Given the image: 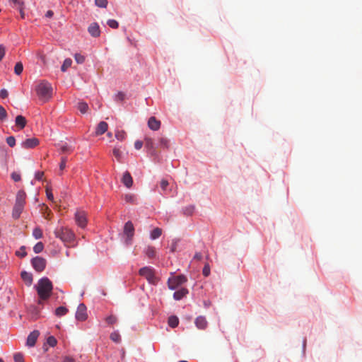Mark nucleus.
Segmentation results:
<instances>
[{
    "instance_id": "nucleus-21",
    "label": "nucleus",
    "mask_w": 362,
    "mask_h": 362,
    "mask_svg": "<svg viewBox=\"0 0 362 362\" xmlns=\"http://www.w3.org/2000/svg\"><path fill=\"white\" fill-rule=\"evenodd\" d=\"M158 146L163 148H168L170 146V141L165 136H160L158 139Z\"/></svg>"
},
{
    "instance_id": "nucleus-13",
    "label": "nucleus",
    "mask_w": 362,
    "mask_h": 362,
    "mask_svg": "<svg viewBox=\"0 0 362 362\" xmlns=\"http://www.w3.org/2000/svg\"><path fill=\"white\" fill-rule=\"evenodd\" d=\"M39 335H40V332L37 330H35V331L32 332L31 333H30V334L28 335V337L27 338L26 344L28 346H33L35 344Z\"/></svg>"
},
{
    "instance_id": "nucleus-41",
    "label": "nucleus",
    "mask_w": 362,
    "mask_h": 362,
    "mask_svg": "<svg viewBox=\"0 0 362 362\" xmlns=\"http://www.w3.org/2000/svg\"><path fill=\"white\" fill-rule=\"evenodd\" d=\"M107 23L112 28H117L119 26L118 22L113 19L108 20Z\"/></svg>"
},
{
    "instance_id": "nucleus-23",
    "label": "nucleus",
    "mask_w": 362,
    "mask_h": 362,
    "mask_svg": "<svg viewBox=\"0 0 362 362\" xmlns=\"http://www.w3.org/2000/svg\"><path fill=\"white\" fill-rule=\"evenodd\" d=\"M162 234V230L160 228H154L151 233V238L156 240Z\"/></svg>"
},
{
    "instance_id": "nucleus-46",
    "label": "nucleus",
    "mask_w": 362,
    "mask_h": 362,
    "mask_svg": "<svg viewBox=\"0 0 362 362\" xmlns=\"http://www.w3.org/2000/svg\"><path fill=\"white\" fill-rule=\"evenodd\" d=\"M124 199L126 202L132 204H134L136 201V197L133 194H126Z\"/></svg>"
},
{
    "instance_id": "nucleus-61",
    "label": "nucleus",
    "mask_w": 362,
    "mask_h": 362,
    "mask_svg": "<svg viewBox=\"0 0 362 362\" xmlns=\"http://www.w3.org/2000/svg\"><path fill=\"white\" fill-rule=\"evenodd\" d=\"M175 247H176L175 244V245H172V247H171V251H172V252H175Z\"/></svg>"
},
{
    "instance_id": "nucleus-20",
    "label": "nucleus",
    "mask_w": 362,
    "mask_h": 362,
    "mask_svg": "<svg viewBox=\"0 0 362 362\" xmlns=\"http://www.w3.org/2000/svg\"><path fill=\"white\" fill-rule=\"evenodd\" d=\"M15 123H16V125L18 126L20 129H22L25 127V125L27 124V121H26V119L25 118V117H23L22 115H18L16 117Z\"/></svg>"
},
{
    "instance_id": "nucleus-36",
    "label": "nucleus",
    "mask_w": 362,
    "mask_h": 362,
    "mask_svg": "<svg viewBox=\"0 0 362 362\" xmlns=\"http://www.w3.org/2000/svg\"><path fill=\"white\" fill-rule=\"evenodd\" d=\"M115 137L119 141H123L126 138V132L123 130H118L115 132Z\"/></svg>"
},
{
    "instance_id": "nucleus-1",
    "label": "nucleus",
    "mask_w": 362,
    "mask_h": 362,
    "mask_svg": "<svg viewBox=\"0 0 362 362\" xmlns=\"http://www.w3.org/2000/svg\"><path fill=\"white\" fill-rule=\"evenodd\" d=\"M35 288L40 298L39 303H40V300H47L51 296L53 286L47 277H43L38 281Z\"/></svg>"
},
{
    "instance_id": "nucleus-43",
    "label": "nucleus",
    "mask_w": 362,
    "mask_h": 362,
    "mask_svg": "<svg viewBox=\"0 0 362 362\" xmlns=\"http://www.w3.org/2000/svg\"><path fill=\"white\" fill-rule=\"evenodd\" d=\"M6 143L10 147H13L16 145V139L14 136H8L6 138Z\"/></svg>"
},
{
    "instance_id": "nucleus-51",
    "label": "nucleus",
    "mask_w": 362,
    "mask_h": 362,
    "mask_svg": "<svg viewBox=\"0 0 362 362\" xmlns=\"http://www.w3.org/2000/svg\"><path fill=\"white\" fill-rule=\"evenodd\" d=\"M66 160H67L66 157H62V158L61 163H60V165H59V168H60L61 170H64L65 168Z\"/></svg>"
},
{
    "instance_id": "nucleus-47",
    "label": "nucleus",
    "mask_w": 362,
    "mask_h": 362,
    "mask_svg": "<svg viewBox=\"0 0 362 362\" xmlns=\"http://www.w3.org/2000/svg\"><path fill=\"white\" fill-rule=\"evenodd\" d=\"M202 274L204 276H208L210 274V267L209 264H206L203 268Z\"/></svg>"
},
{
    "instance_id": "nucleus-42",
    "label": "nucleus",
    "mask_w": 362,
    "mask_h": 362,
    "mask_svg": "<svg viewBox=\"0 0 362 362\" xmlns=\"http://www.w3.org/2000/svg\"><path fill=\"white\" fill-rule=\"evenodd\" d=\"M74 59L78 64H83L85 61V57L80 54H75Z\"/></svg>"
},
{
    "instance_id": "nucleus-27",
    "label": "nucleus",
    "mask_w": 362,
    "mask_h": 362,
    "mask_svg": "<svg viewBox=\"0 0 362 362\" xmlns=\"http://www.w3.org/2000/svg\"><path fill=\"white\" fill-rule=\"evenodd\" d=\"M110 338L115 343H119L121 341V337L117 331L112 332L110 335Z\"/></svg>"
},
{
    "instance_id": "nucleus-4",
    "label": "nucleus",
    "mask_w": 362,
    "mask_h": 362,
    "mask_svg": "<svg viewBox=\"0 0 362 362\" xmlns=\"http://www.w3.org/2000/svg\"><path fill=\"white\" fill-rule=\"evenodd\" d=\"M26 194L23 190H20L17 193L16 204L13 209V217L18 218L21 214L25 204Z\"/></svg>"
},
{
    "instance_id": "nucleus-14",
    "label": "nucleus",
    "mask_w": 362,
    "mask_h": 362,
    "mask_svg": "<svg viewBox=\"0 0 362 362\" xmlns=\"http://www.w3.org/2000/svg\"><path fill=\"white\" fill-rule=\"evenodd\" d=\"M90 35L94 37H97L100 35V27L97 23H92L88 28Z\"/></svg>"
},
{
    "instance_id": "nucleus-26",
    "label": "nucleus",
    "mask_w": 362,
    "mask_h": 362,
    "mask_svg": "<svg viewBox=\"0 0 362 362\" xmlns=\"http://www.w3.org/2000/svg\"><path fill=\"white\" fill-rule=\"evenodd\" d=\"M68 312V309L64 306H59L55 310V315L58 317L66 315Z\"/></svg>"
},
{
    "instance_id": "nucleus-53",
    "label": "nucleus",
    "mask_w": 362,
    "mask_h": 362,
    "mask_svg": "<svg viewBox=\"0 0 362 362\" xmlns=\"http://www.w3.org/2000/svg\"><path fill=\"white\" fill-rule=\"evenodd\" d=\"M124 97H125V95L124 93L122 92H119L116 95H115V99L117 100H123L124 99Z\"/></svg>"
},
{
    "instance_id": "nucleus-11",
    "label": "nucleus",
    "mask_w": 362,
    "mask_h": 362,
    "mask_svg": "<svg viewBox=\"0 0 362 362\" xmlns=\"http://www.w3.org/2000/svg\"><path fill=\"white\" fill-rule=\"evenodd\" d=\"M39 144H40L39 139L35 137H33V138L27 139L25 141H23L21 143V146L23 148H35V146H37Z\"/></svg>"
},
{
    "instance_id": "nucleus-39",
    "label": "nucleus",
    "mask_w": 362,
    "mask_h": 362,
    "mask_svg": "<svg viewBox=\"0 0 362 362\" xmlns=\"http://www.w3.org/2000/svg\"><path fill=\"white\" fill-rule=\"evenodd\" d=\"M95 4L97 6L100 8H106L107 5V0H95Z\"/></svg>"
},
{
    "instance_id": "nucleus-48",
    "label": "nucleus",
    "mask_w": 362,
    "mask_h": 362,
    "mask_svg": "<svg viewBox=\"0 0 362 362\" xmlns=\"http://www.w3.org/2000/svg\"><path fill=\"white\" fill-rule=\"evenodd\" d=\"M160 187L163 191H165L167 189L168 186L169 185V182L166 180H162L160 183Z\"/></svg>"
},
{
    "instance_id": "nucleus-16",
    "label": "nucleus",
    "mask_w": 362,
    "mask_h": 362,
    "mask_svg": "<svg viewBox=\"0 0 362 362\" xmlns=\"http://www.w3.org/2000/svg\"><path fill=\"white\" fill-rule=\"evenodd\" d=\"M195 325L198 329H204L208 325V322L204 316H199L195 320Z\"/></svg>"
},
{
    "instance_id": "nucleus-25",
    "label": "nucleus",
    "mask_w": 362,
    "mask_h": 362,
    "mask_svg": "<svg viewBox=\"0 0 362 362\" xmlns=\"http://www.w3.org/2000/svg\"><path fill=\"white\" fill-rule=\"evenodd\" d=\"M21 276L23 281L28 282L29 284L32 283L33 276L30 273L27 272H22Z\"/></svg>"
},
{
    "instance_id": "nucleus-49",
    "label": "nucleus",
    "mask_w": 362,
    "mask_h": 362,
    "mask_svg": "<svg viewBox=\"0 0 362 362\" xmlns=\"http://www.w3.org/2000/svg\"><path fill=\"white\" fill-rule=\"evenodd\" d=\"M11 178L15 181V182H18L21 180V175L16 172H13L11 173Z\"/></svg>"
},
{
    "instance_id": "nucleus-57",
    "label": "nucleus",
    "mask_w": 362,
    "mask_h": 362,
    "mask_svg": "<svg viewBox=\"0 0 362 362\" xmlns=\"http://www.w3.org/2000/svg\"><path fill=\"white\" fill-rule=\"evenodd\" d=\"M43 175H44L43 172L38 171L35 173V177L36 180H42Z\"/></svg>"
},
{
    "instance_id": "nucleus-6",
    "label": "nucleus",
    "mask_w": 362,
    "mask_h": 362,
    "mask_svg": "<svg viewBox=\"0 0 362 362\" xmlns=\"http://www.w3.org/2000/svg\"><path fill=\"white\" fill-rule=\"evenodd\" d=\"M187 281V277L184 275H178L168 279V288L171 290L177 288L179 286L185 284Z\"/></svg>"
},
{
    "instance_id": "nucleus-19",
    "label": "nucleus",
    "mask_w": 362,
    "mask_h": 362,
    "mask_svg": "<svg viewBox=\"0 0 362 362\" xmlns=\"http://www.w3.org/2000/svg\"><path fill=\"white\" fill-rule=\"evenodd\" d=\"M188 293V290L185 288H182L181 289L175 291L173 294V298L176 300H180L182 298H184Z\"/></svg>"
},
{
    "instance_id": "nucleus-54",
    "label": "nucleus",
    "mask_w": 362,
    "mask_h": 362,
    "mask_svg": "<svg viewBox=\"0 0 362 362\" xmlns=\"http://www.w3.org/2000/svg\"><path fill=\"white\" fill-rule=\"evenodd\" d=\"M194 209V206H189L185 209V214H186L187 215H191L192 214Z\"/></svg>"
},
{
    "instance_id": "nucleus-40",
    "label": "nucleus",
    "mask_w": 362,
    "mask_h": 362,
    "mask_svg": "<svg viewBox=\"0 0 362 362\" xmlns=\"http://www.w3.org/2000/svg\"><path fill=\"white\" fill-rule=\"evenodd\" d=\"M15 362H24L23 355L21 353H16L13 356Z\"/></svg>"
},
{
    "instance_id": "nucleus-37",
    "label": "nucleus",
    "mask_w": 362,
    "mask_h": 362,
    "mask_svg": "<svg viewBox=\"0 0 362 362\" xmlns=\"http://www.w3.org/2000/svg\"><path fill=\"white\" fill-rule=\"evenodd\" d=\"M112 153L117 161H121L122 153L119 148H115L112 151Z\"/></svg>"
},
{
    "instance_id": "nucleus-7",
    "label": "nucleus",
    "mask_w": 362,
    "mask_h": 362,
    "mask_svg": "<svg viewBox=\"0 0 362 362\" xmlns=\"http://www.w3.org/2000/svg\"><path fill=\"white\" fill-rule=\"evenodd\" d=\"M124 234L127 236L125 243L130 245L134 235V227L132 221H127L124 227Z\"/></svg>"
},
{
    "instance_id": "nucleus-32",
    "label": "nucleus",
    "mask_w": 362,
    "mask_h": 362,
    "mask_svg": "<svg viewBox=\"0 0 362 362\" xmlns=\"http://www.w3.org/2000/svg\"><path fill=\"white\" fill-rule=\"evenodd\" d=\"M33 236L35 239H40L42 238V230L39 227H36L33 229Z\"/></svg>"
},
{
    "instance_id": "nucleus-31",
    "label": "nucleus",
    "mask_w": 362,
    "mask_h": 362,
    "mask_svg": "<svg viewBox=\"0 0 362 362\" xmlns=\"http://www.w3.org/2000/svg\"><path fill=\"white\" fill-rule=\"evenodd\" d=\"M60 150L62 153H69L73 151L74 148L68 144H64L61 146Z\"/></svg>"
},
{
    "instance_id": "nucleus-28",
    "label": "nucleus",
    "mask_w": 362,
    "mask_h": 362,
    "mask_svg": "<svg viewBox=\"0 0 362 362\" xmlns=\"http://www.w3.org/2000/svg\"><path fill=\"white\" fill-rule=\"evenodd\" d=\"M71 64L72 60L70 58L66 59L61 66V70L63 72L66 71L71 66Z\"/></svg>"
},
{
    "instance_id": "nucleus-18",
    "label": "nucleus",
    "mask_w": 362,
    "mask_h": 362,
    "mask_svg": "<svg viewBox=\"0 0 362 362\" xmlns=\"http://www.w3.org/2000/svg\"><path fill=\"white\" fill-rule=\"evenodd\" d=\"M108 128V124L105 122H100L95 129V135L99 136L103 134L105 132H107Z\"/></svg>"
},
{
    "instance_id": "nucleus-24",
    "label": "nucleus",
    "mask_w": 362,
    "mask_h": 362,
    "mask_svg": "<svg viewBox=\"0 0 362 362\" xmlns=\"http://www.w3.org/2000/svg\"><path fill=\"white\" fill-rule=\"evenodd\" d=\"M179 324V320L176 316H170L168 318V325L170 327L175 328Z\"/></svg>"
},
{
    "instance_id": "nucleus-8",
    "label": "nucleus",
    "mask_w": 362,
    "mask_h": 362,
    "mask_svg": "<svg viewBox=\"0 0 362 362\" xmlns=\"http://www.w3.org/2000/svg\"><path fill=\"white\" fill-rule=\"evenodd\" d=\"M31 264L36 272H41L45 269L47 262L45 258L37 256L32 259Z\"/></svg>"
},
{
    "instance_id": "nucleus-56",
    "label": "nucleus",
    "mask_w": 362,
    "mask_h": 362,
    "mask_svg": "<svg viewBox=\"0 0 362 362\" xmlns=\"http://www.w3.org/2000/svg\"><path fill=\"white\" fill-rule=\"evenodd\" d=\"M8 93L7 90H6V89H1V90H0V97H1V98H7V97H8Z\"/></svg>"
},
{
    "instance_id": "nucleus-35",
    "label": "nucleus",
    "mask_w": 362,
    "mask_h": 362,
    "mask_svg": "<svg viewBox=\"0 0 362 362\" xmlns=\"http://www.w3.org/2000/svg\"><path fill=\"white\" fill-rule=\"evenodd\" d=\"M43 249L44 245L42 242H38L33 247V251L37 254L41 252L43 250Z\"/></svg>"
},
{
    "instance_id": "nucleus-59",
    "label": "nucleus",
    "mask_w": 362,
    "mask_h": 362,
    "mask_svg": "<svg viewBox=\"0 0 362 362\" xmlns=\"http://www.w3.org/2000/svg\"><path fill=\"white\" fill-rule=\"evenodd\" d=\"M62 362H75L74 359L69 357V356H66L63 361Z\"/></svg>"
},
{
    "instance_id": "nucleus-60",
    "label": "nucleus",
    "mask_w": 362,
    "mask_h": 362,
    "mask_svg": "<svg viewBox=\"0 0 362 362\" xmlns=\"http://www.w3.org/2000/svg\"><path fill=\"white\" fill-rule=\"evenodd\" d=\"M53 14H54L53 11L51 10H49L47 11L45 16L47 18H51L53 16Z\"/></svg>"
},
{
    "instance_id": "nucleus-2",
    "label": "nucleus",
    "mask_w": 362,
    "mask_h": 362,
    "mask_svg": "<svg viewBox=\"0 0 362 362\" xmlns=\"http://www.w3.org/2000/svg\"><path fill=\"white\" fill-rule=\"evenodd\" d=\"M35 90L40 99L44 101L49 100L52 97V88L48 82H40L36 86Z\"/></svg>"
},
{
    "instance_id": "nucleus-3",
    "label": "nucleus",
    "mask_w": 362,
    "mask_h": 362,
    "mask_svg": "<svg viewBox=\"0 0 362 362\" xmlns=\"http://www.w3.org/2000/svg\"><path fill=\"white\" fill-rule=\"evenodd\" d=\"M56 238H59L65 243H71L75 238L74 233L69 228L64 227L57 228L54 230Z\"/></svg>"
},
{
    "instance_id": "nucleus-63",
    "label": "nucleus",
    "mask_w": 362,
    "mask_h": 362,
    "mask_svg": "<svg viewBox=\"0 0 362 362\" xmlns=\"http://www.w3.org/2000/svg\"><path fill=\"white\" fill-rule=\"evenodd\" d=\"M107 136H108L109 137H111V136H112V133L109 132V133L107 134Z\"/></svg>"
},
{
    "instance_id": "nucleus-17",
    "label": "nucleus",
    "mask_w": 362,
    "mask_h": 362,
    "mask_svg": "<svg viewBox=\"0 0 362 362\" xmlns=\"http://www.w3.org/2000/svg\"><path fill=\"white\" fill-rule=\"evenodd\" d=\"M122 182L127 188H130L132 186L133 180L130 173L128 171H126L124 173Z\"/></svg>"
},
{
    "instance_id": "nucleus-44",
    "label": "nucleus",
    "mask_w": 362,
    "mask_h": 362,
    "mask_svg": "<svg viewBox=\"0 0 362 362\" xmlns=\"http://www.w3.org/2000/svg\"><path fill=\"white\" fill-rule=\"evenodd\" d=\"M57 343V339L53 336H50L47 338V344L50 346L54 347V346H56Z\"/></svg>"
},
{
    "instance_id": "nucleus-29",
    "label": "nucleus",
    "mask_w": 362,
    "mask_h": 362,
    "mask_svg": "<svg viewBox=\"0 0 362 362\" xmlns=\"http://www.w3.org/2000/svg\"><path fill=\"white\" fill-rule=\"evenodd\" d=\"M11 4H13L14 7L19 9L20 12H22V6L23 5V2L22 0H8Z\"/></svg>"
},
{
    "instance_id": "nucleus-55",
    "label": "nucleus",
    "mask_w": 362,
    "mask_h": 362,
    "mask_svg": "<svg viewBox=\"0 0 362 362\" xmlns=\"http://www.w3.org/2000/svg\"><path fill=\"white\" fill-rule=\"evenodd\" d=\"M143 146V142L141 141H136L135 143H134V148L136 149V150H139L142 148Z\"/></svg>"
},
{
    "instance_id": "nucleus-33",
    "label": "nucleus",
    "mask_w": 362,
    "mask_h": 362,
    "mask_svg": "<svg viewBox=\"0 0 362 362\" xmlns=\"http://www.w3.org/2000/svg\"><path fill=\"white\" fill-rule=\"evenodd\" d=\"M106 323L109 325H112L117 322V317L115 315H110L105 319Z\"/></svg>"
},
{
    "instance_id": "nucleus-38",
    "label": "nucleus",
    "mask_w": 362,
    "mask_h": 362,
    "mask_svg": "<svg viewBox=\"0 0 362 362\" xmlns=\"http://www.w3.org/2000/svg\"><path fill=\"white\" fill-rule=\"evenodd\" d=\"M16 255L19 257H25L27 255V252H25V247L21 246L20 250L16 251Z\"/></svg>"
},
{
    "instance_id": "nucleus-64",
    "label": "nucleus",
    "mask_w": 362,
    "mask_h": 362,
    "mask_svg": "<svg viewBox=\"0 0 362 362\" xmlns=\"http://www.w3.org/2000/svg\"><path fill=\"white\" fill-rule=\"evenodd\" d=\"M0 362H4L3 360L1 358H0Z\"/></svg>"
},
{
    "instance_id": "nucleus-34",
    "label": "nucleus",
    "mask_w": 362,
    "mask_h": 362,
    "mask_svg": "<svg viewBox=\"0 0 362 362\" xmlns=\"http://www.w3.org/2000/svg\"><path fill=\"white\" fill-rule=\"evenodd\" d=\"M146 255L149 257V258H153L156 256V250H155V247H152V246H149L146 248Z\"/></svg>"
},
{
    "instance_id": "nucleus-5",
    "label": "nucleus",
    "mask_w": 362,
    "mask_h": 362,
    "mask_svg": "<svg viewBox=\"0 0 362 362\" xmlns=\"http://www.w3.org/2000/svg\"><path fill=\"white\" fill-rule=\"evenodd\" d=\"M139 274L140 276H144L151 284H156L158 279L155 276V272L153 268L150 267H144L139 269Z\"/></svg>"
},
{
    "instance_id": "nucleus-30",
    "label": "nucleus",
    "mask_w": 362,
    "mask_h": 362,
    "mask_svg": "<svg viewBox=\"0 0 362 362\" xmlns=\"http://www.w3.org/2000/svg\"><path fill=\"white\" fill-rule=\"evenodd\" d=\"M23 70V65L22 62H18L14 66V72L16 75H21Z\"/></svg>"
},
{
    "instance_id": "nucleus-9",
    "label": "nucleus",
    "mask_w": 362,
    "mask_h": 362,
    "mask_svg": "<svg viewBox=\"0 0 362 362\" xmlns=\"http://www.w3.org/2000/svg\"><path fill=\"white\" fill-rule=\"evenodd\" d=\"M75 221L76 224L83 228L86 227L87 223V216L83 211H77L75 214Z\"/></svg>"
},
{
    "instance_id": "nucleus-12",
    "label": "nucleus",
    "mask_w": 362,
    "mask_h": 362,
    "mask_svg": "<svg viewBox=\"0 0 362 362\" xmlns=\"http://www.w3.org/2000/svg\"><path fill=\"white\" fill-rule=\"evenodd\" d=\"M145 146L151 156H156L157 151L153 139L150 137L145 138Z\"/></svg>"
},
{
    "instance_id": "nucleus-52",
    "label": "nucleus",
    "mask_w": 362,
    "mask_h": 362,
    "mask_svg": "<svg viewBox=\"0 0 362 362\" xmlns=\"http://www.w3.org/2000/svg\"><path fill=\"white\" fill-rule=\"evenodd\" d=\"M46 194H47V197L48 199H49L51 201L54 200V196H53V194L52 192V190L49 189L48 187L46 188Z\"/></svg>"
},
{
    "instance_id": "nucleus-62",
    "label": "nucleus",
    "mask_w": 362,
    "mask_h": 362,
    "mask_svg": "<svg viewBox=\"0 0 362 362\" xmlns=\"http://www.w3.org/2000/svg\"><path fill=\"white\" fill-rule=\"evenodd\" d=\"M21 13V18H24V13L23 11H22V12H20Z\"/></svg>"
},
{
    "instance_id": "nucleus-50",
    "label": "nucleus",
    "mask_w": 362,
    "mask_h": 362,
    "mask_svg": "<svg viewBox=\"0 0 362 362\" xmlns=\"http://www.w3.org/2000/svg\"><path fill=\"white\" fill-rule=\"evenodd\" d=\"M6 54V47L3 45H0V62L4 57Z\"/></svg>"
},
{
    "instance_id": "nucleus-58",
    "label": "nucleus",
    "mask_w": 362,
    "mask_h": 362,
    "mask_svg": "<svg viewBox=\"0 0 362 362\" xmlns=\"http://www.w3.org/2000/svg\"><path fill=\"white\" fill-rule=\"evenodd\" d=\"M202 258V255L200 253V252H196L194 256V259H196V260H201Z\"/></svg>"
},
{
    "instance_id": "nucleus-10",
    "label": "nucleus",
    "mask_w": 362,
    "mask_h": 362,
    "mask_svg": "<svg viewBox=\"0 0 362 362\" xmlns=\"http://www.w3.org/2000/svg\"><path fill=\"white\" fill-rule=\"evenodd\" d=\"M87 317L86 305L83 303L79 304L76 313V319L79 321H85Z\"/></svg>"
},
{
    "instance_id": "nucleus-45",
    "label": "nucleus",
    "mask_w": 362,
    "mask_h": 362,
    "mask_svg": "<svg viewBox=\"0 0 362 362\" xmlns=\"http://www.w3.org/2000/svg\"><path fill=\"white\" fill-rule=\"evenodd\" d=\"M7 117V112L6 110L0 105V120H4Z\"/></svg>"
},
{
    "instance_id": "nucleus-15",
    "label": "nucleus",
    "mask_w": 362,
    "mask_h": 362,
    "mask_svg": "<svg viewBox=\"0 0 362 362\" xmlns=\"http://www.w3.org/2000/svg\"><path fill=\"white\" fill-rule=\"evenodd\" d=\"M148 126L151 129L157 131L160 129V122L155 117H151L148 121Z\"/></svg>"
},
{
    "instance_id": "nucleus-22",
    "label": "nucleus",
    "mask_w": 362,
    "mask_h": 362,
    "mask_svg": "<svg viewBox=\"0 0 362 362\" xmlns=\"http://www.w3.org/2000/svg\"><path fill=\"white\" fill-rule=\"evenodd\" d=\"M77 108L82 114H85L88 110V105L86 103L81 101L78 103Z\"/></svg>"
}]
</instances>
